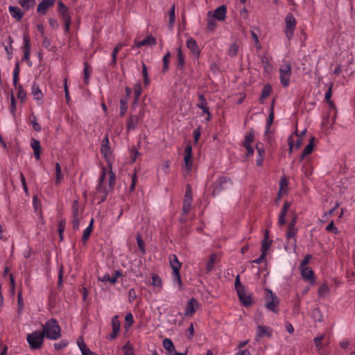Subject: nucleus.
I'll return each mask as SVG.
<instances>
[{
  "instance_id": "nucleus-2",
  "label": "nucleus",
  "mask_w": 355,
  "mask_h": 355,
  "mask_svg": "<svg viewBox=\"0 0 355 355\" xmlns=\"http://www.w3.org/2000/svg\"><path fill=\"white\" fill-rule=\"evenodd\" d=\"M44 333L42 331H35L26 336L27 343L32 350L41 349L44 339Z\"/></svg>"
},
{
  "instance_id": "nucleus-64",
  "label": "nucleus",
  "mask_w": 355,
  "mask_h": 355,
  "mask_svg": "<svg viewBox=\"0 0 355 355\" xmlns=\"http://www.w3.org/2000/svg\"><path fill=\"white\" fill-rule=\"evenodd\" d=\"M173 280L175 283H178L180 286L182 285V280L180 271L173 272Z\"/></svg>"
},
{
  "instance_id": "nucleus-14",
  "label": "nucleus",
  "mask_w": 355,
  "mask_h": 355,
  "mask_svg": "<svg viewBox=\"0 0 355 355\" xmlns=\"http://www.w3.org/2000/svg\"><path fill=\"white\" fill-rule=\"evenodd\" d=\"M101 151L102 155L106 159L110 157L112 150L110 145L108 134H106L102 140Z\"/></svg>"
},
{
  "instance_id": "nucleus-18",
  "label": "nucleus",
  "mask_w": 355,
  "mask_h": 355,
  "mask_svg": "<svg viewBox=\"0 0 355 355\" xmlns=\"http://www.w3.org/2000/svg\"><path fill=\"white\" fill-rule=\"evenodd\" d=\"M8 11L11 17L18 21H20L24 15V12H22L21 9L17 6H9Z\"/></svg>"
},
{
  "instance_id": "nucleus-30",
  "label": "nucleus",
  "mask_w": 355,
  "mask_h": 355,
  "mask_svg": "<svg viewBox=\"0 0 355 355\" xmlns=\"http://www.w3.org/2000/svg\"><path fill=\"white\" fill-rule=\"evenodd\" d=\"M272 240L268 239V232L266 231L264 235V239L261 245V252L267 254L268 251L270 250L272 245Z\"/></svg>"
},
{
  "instance_id": "nucleus-63",
  "label": "nucleus",
  "mask_w": 355,
  "mask_h": 355,
  "mask_svg": "<svg viewBox=\"0 0 355 355\" xmlns=\"http://www.w3.org/2000/svg\"><path fill=\"white\" fill-rule=\"evenodd\" d=\"M329 291V288L326 284H322L318 288V294L320 296L324 295Z\"/></svg>"
},
{
  "instance_id": "nucleus-10",
  "label": "nucleus",
  "mask_w": 355,
  "mask_h": 355,
  "mask_svg": "<svg viewBox=\"0 0 355 355\" xmlns=\"http://www.w3.org/2000/svg\"><path fill=\"white\" fill-rule=\"evenodd\" d=\"M23 46L21 47L24 53L22 60L27 62L29 67L32 66V62L30 59L31 55V42L28 35H24L23 37Z\"/></svg>"
},
{
  "instance_id": "nucleus-31",
  "label": "nucleus",
  "mask_w": 355,
  "mask_h": 355,
  "mask_svg": "<svg viewBox=\"0 0 355 355\" xmlns=\"http://www.w3.org/2000/svg\"><path fill=\"white\" fill-rule=\"evenodd\" d=\"M93 224H94V219L92 218L90 220L89 225L83 231V236H82V241L83 243H86L87 241V240L89 239V238L92 232V230H93Z\"/></svg>"
},
{
  "instance_id": "nucleus-54",
  "label": "nucleus",
  "mask_w": 355,
  "mask_h": 355,
  "mask_svg": "<svg viewBox=\"0 0 355 355\" xmlns=\"http://www.w3.org/2000/svg\"><path fill=\"white\" fill-rule=\"evenodd\" d=\"M80 216L79 211V203L78 200H74L72 205V217Z\"/></svg>"
},
{
  "instance_id": "nucleus-15",
  "label": "nucleus",
  "mask_w": 355,
  "mask_h": 355,
  "mask_svg": "<svg viewBox=\"0 0 355 355\" xmlns=\"http://www.w3.org/2000/svg\"><path fill=\"white\" fill-rule=\"evenodd\" d=\"M111 322L112 331L110 335V340H114L118 336L121 329V322L119 320V315H116L112 317Z\"/></svg>"
},
{
  "instance_id": "nucleus-11",
  "label": "nucleus",
  "mask_w": 355,
  "mask_h": 355,
  "mask_svg": "<svg viewBox=\"0 0 355 355\" xmlns=\"http://www.w3.org/2000/svg\"><path fill=\"white\" fill-rule=\"evenodd\" d=\"M300 275L304 282L313 285L315 282V276L311 267L299 268Z\"/></svg>"
},
{
  "instance_id": "nucleus-17",
  "label": "nucleus",
  "mask_w": 355,
  "mask_h": 355,
  "mask_svg": "<svg viewBox=\"0 0 355 355\" xmlns=\"http://www.w3.org/2000/svg\"><path fill=\"white\" fill-rule=\"evenodd\" d=\"M198 307V302L195 298L189 300L185 307L184 315L187 317L192 316Z\"/></svg>"
},
{
  "instance_id": "nucleus-4",
  "label": "nucleus",
  "mask_w": 355,
  "mask_h": 355,
  "mask_svg": "<svg viewBox=\"0 0 355 355\" xmlns=\"http://www.w3.org/2000/svg\"><path fill=\"white\" fill-rule=\"evenodd\" d=\"M279 79L282 85L287 87L290 83V79L292 73V67L290 64L281 65L279 69Z\"/></svg>"
},
{
  "instance_id": "nucleus-48",
  "label": "nucleus",
  "mask_w": 355,
  "mask_h": 355,
  "mask_svg": "<svg viewBox=\"0 0 355 355\" xmlns=\"http://www.w3.org/2000/svg\"><path fill=\"white\" fill-rule=\"evenodd\" d=\"M171 56V53L170 51H167L166 53L163 57V68L162 71L164 72L168 71L169 66V60Z\"/></svg>"
},
{
  "instance_id": "nucleus-61",
  "label": "nucleus",
  "mask_w": 355,
  "mask_h": 355,
  "mask_svg": "<svg viewBox=\"0 0 355 355\" xmlns=\"http://www.w3.org/2000/svg\"><path fill=\"white\" fill-rule=\"evenodd\" d=\"M69 343L67 340H62L54 344V347L57 350L62 349L68 345Z\"/></svg>"
},
{
  "instance_id": "nucleus-57",
  "label": "nucleus",
  "mask_w": 355,
  "mask_h": 355,
  "mask_svg": "<svg viewBox=\"0 0 355 355\" xmlns=\"http://www.w3.org/2000/svg\"><path fill=\"white\" fill-rule=\"evenodd\" d=\"M239 51V46L237 44L234 43L232 44L229 50H228V55L231 57H234L236 55Z\"/></svg>"
},
{
  "instance_id": "nucleus-34",
  "label": "nucleus",
  "mask_w": 355,
  "mask_h": 355,
  "mask_svg": "<svg viewBox=\"0 0 355 355\" xmlns=\"http://www.w3.org/2000/svg\"><path fill=\"white\" fill-rule=\"evenodd\" d=\"M216 19L212 17L211 11L207 12V26L209 31H214L217 26Z\"/></svg>"
},
{
  "instance_id": "nucleus-3",
  "label": "nucleus",
  "mask_w": 355,
  "mask_h": 355,
  "mask_svg": "<svg viewBox=\"0 0 355 355\" xmlns=\"http://www.w3.org/2000/svg\"><path fill=\"white\" fill-rule=\"evenodd\" d=\"M296 25L297 21L293 15L292 13L287 14L285 18L284 33L288 41L293 38Z\"/></svg>"
},
{
  "instance_id": "nucleus-55",
  "label": "nucleus",
  "mask_w": 355,
  "mask_h": 355,
  "mask_svg": "<svg viewBox=\"0 0 355 355\" xmlns=\"http://www.w3.org/2000/svg\"><path fill=\"white\" fill-rule=\"evenodd\" d=\"M175 5L172 6L169 10V26L173 27L175 20Z\"/></svg>"
},
{
  "instance_id": "nucleus-60",
  "label": "nucleus",
  "mask_w": 355,
  "mask_h": 355,
  "mask_svg": "<svg viewBox=\"0 0 355 355\" xmlns=\"http://www.w3.org/2000/svg\"><path fill=\"white\" fill-rule=\"evenodd\" d=\"M312 259L311 254H306L304 259L301 261L299 268L309 267L308 264Z\"/></svg>"
},
{
  "instance_id": "nucleus-41",
  "label": "nucleus",
  "mask_w": 355,
  "mask_h": 355,
  "mask_svg": "<svg viewBox=\"0 0 355 355\" xmlns=\"http://www.w3.org/2000/svg\"><path fill=\"white\" fill-rule=\"evenodd\" d=\"M163 347L168 352H173L175 349V346H174L172 340L171 339H169V338H165L163 340Z\"/></svg>"
},
{
  "instance_id": "nucleus-20",
  "label": "nucleus",
  "mask_w": 355,
  "mask_h": 355,
  "mask_svg": "<svg viewBox=\"0 0 355 355\" xmlns=\"http://www.w3.org/2000/svg\"><path fill=\"white\" fill-rule=\"evenodd\" d=\"M237 293L241 303L245 306H248L252 304V298L251 296L245 293V289L239 290Z\"/></svg>"
},
{
  "instance_id": "nucleus-58",
  "label": "nucleus",
  "mask_w": 355,
  "mask_h": 355,
  "mask_svg": "<svg viewBox=\"0 0 355 355\" xmlns=\"http://www.w3.org/2000/svg\"><path fill=\"white\" fill-rule=\"evenodd\" d=\"M272 89L269 85H266L263 87L262 92H261V99H264L268 97L271 93Z\"/></svg>"
},
{
  "instance_id": "nucleus-24",
  "label": "nucleus",
  "mask_w": 355,
  "mask_h": 355,
  "mask_svg": "<svg viewBox=\"0 0 355 355\" xmlns=\"http://www.w3.org/2000/svg\"><path fill=\"white\" fill-rule=\"evenodd\" d=\"M261 62L263 64L264 71L270 73L272 71V66L270 63V58L267 55H262L260 58Z\"/></svg>"
},
{
  "instance_id": "nucleus-56",
  "label": "nucleus",
  "mask_w": 355,
  "mask_h": 355,
  "mask_svg": "<svg viewBox=\"0 0 355 355\" xmlns=\"http://www.w3.org/2000/svg\"><path fill=\"white\" fill-rule=\"evenodd\" d=\"M162 279L157 275H153L152 276V285L155 287H162Z\"/></svg>"
},
{
  "instance_id": "nucleus-50",
  "label": "nucleus",
  "mask_w": 355,
  "mask_h": 355,
  "mask_svg": "<svg viewBox=\"0 0 355 355\" xmlns=\"http://www.w3.org/2000/svg\"><path fill=\"white\" fill-rule=\"evenodd\" d=\"M324 335L322 334V335L316 336L313 339V342H314L315 347L318 351L323 349V344L322 343V340L324 339Z\"/></svg>"
},
{
  "instance_id": "nucleus-12",
  "label": "nucleus",
  "mask_w": 355,
  "mask_h": 355,
  "mask_svg": "<svg viewBox=\"0 0 355 355\" xmlns=\"http://www.w3.org/2000/svg\"><path fill=\"white\" fill-rule=\"evenodd\" d=\"M56 0H42L37 7V12L40 15H44L47 10L53 7Z\"/></svg>"
},
{
  "instance_id": "nucleus-49",
  "label": "nucleus",
  "mask_w": 355,
  "mask_h": 355,
  "mask_svg": "<svg viewBox=\"0 0 355 355\" xmlns=\"http://www.w3.org/2000/svg\"><path fill=\"white\" fill-rule=\"evenodd\" d=\"M142 76L144 78V85L148 86L150 84V79L148 78L147 67L144 63L142 64Z\"/></svg>"
},
{
  "instance_id": "nucleus-42",
  "label": "nucleus",
  "mask_w": 355,
  "mask_h": 355,
  "mask_svg": "<svg viewBox=\"0 0 355 355\" xmlns=\"http://www.w3.org/2000/svg\"><path fill=\"white\" fill-rule=\"evenodd\" d=\"M254 141V133L252 130L245 135L243 145H252Z\"/></svg>"
},
{
  "instance_id": "nucleus-51",
  "label": "nucleus",
  "mask_w": 355,
  "mask_h": 355,
  "mask_svg": "<svg viewBox=\"0 0 355 355\" xmlns=\"http://www.w3.org/2000/svg\"><path fill=\"white\" fill-rule=\"evenodd\" d=\"M184 167L186 170L189 172L193 168V157H184Z\"/></svg>"
},
{
  "instance_id": "nucleus-38",
  "label": "nucleus",
  "mask_w": 355,
  "mask_h": 355,
  "mask_svg": "<svg viewBox=\"0 0 355 355\" xmlns=\"http://www.w3.org/2000/svg\"><path fill=\"white\" fill-rule=\"evenodd\" d=\"M29 123L32 124L33 128L36 132H40L42 130L41 125L37 122L36 116L32 113L29 116Z\"/></svg>"
},
{
  "instance_id": "nucleus-28",
  "label": "nucleus",
  "mask_w": 355,
  "mask_h": 355,
  "mask_svg": "<svg viewBox=\"0 0 355 355\" xmlns=\"http://www.w3.org/2000/svg\"><path fill=\"white\" fill-rule=\"evenodd\" d=\"M199 103L197 104V107L202 110L203 113L208 112L209 107L205 97L203 94H198V96Z\"/></svg>"
},
{
  "instance_id": "nucleus-33",
  "label": "nucleus",
  "mask_w": 355,
  "mask_h": 355,
  "mask_svg": "<svg viewBox=\"0 0 355 355\" xmlns=\"http://www.w3.org/2000/svg\"><path fill=\"white\" fill-rule=\"evenodd\" d=\"M295 134H296V136L298 137L295 142V144H294V141H293V138L292 136H290L288 139V144L289 146L290 150H291L293 149L294 146H295L296 148H298L302 145V138L300 137V135L297 134V130L295 131Z\"/></svg>"
},
{
  "instance_id": "nucleus-5",
  "label": "nucleus",
  "mask_w": 355,
  "mask_h": 355,
  "mask_svg": "<svg viewBox=\"0 0 355 355\" xmlns=\"http://www.w3.org/2000/svg\"><path fill=\"white\" fill-rule=\"evenodd\" d=\"M232 185L231 180L226 176L219 178L214 184L212 196L219 194L222 191L228 189Z\"/></svg>"
},
{
  "instance_id": "nucleus-21",
  "label": "nucleus",
  "mask_w": 355,
  "mask_h": 355,
  "mask_svg": "<svg viewBox=\"0 0 355 355\" xmlns=\"http://www.w3.org/2000/svg\"><path fill=\"white\" fill-rule=\"evenodd\" d=\"M187 46L191 51L193 55L198 56L200 55V51L199 47L196 40L192 37H190L187 40Z\"/></svg>"
},
{
  "instance_id": "nucleus-43",
  "label": "nucleus",
  "mask_w": 355,
  "mask_h": 355,
  "mask_svg": "<svg viewBox=\"0 0 355 355\" xmlns=\"http://www.w3.org/2000/svg\"><path fill=\"white\" fill-rule=\"evenodd\" d=\"M62 18L64 24V32L68 33L70 30V26L71 22L70 14L63 15L62 16Z\"/></svg>"
},
{
  "instance_id": "nucleus-27",
  "label": "nucleus",
  "mask_w": 355,
  "mask_h": 355,
  "mask_svg": "<svg viewBox=\"0 0 355 355\" xmlns=\"http://www.w3.org/2000/svg\"><path fill=\"white\" fill-rule=\"evenodd\" d=\"M218 256L216 253H213L209 256V261L206 263V272L209 273L214 268V264L216 263Z\"/></svg>"
},
{
  "instance_id": "nucleus-45",
  "label": "nucleus",
  "mask_w": 355,
  "mask_h": 355,
  "mask_svg": "<svg viewBox=\"0 0 355 355\" xmlns=\"http://www.w3.org/2000/svg\"><path fill=\"white\" fill-rule=\"evenodd\" d=\"M17 90V96L19 99L23 103L26 99V92L24 91L21 85H19L17 88H15Z\"/></svg>"
},
{
  "instance_id": "nucleus-39",
  "label": "nucleus",
  "mask_w": 355,
  "mask_h": 355,
  "mask_svg": "<svg viewBox=\"0 0 355 355\" xmlns=\"http://www.w3.org/2000/svg\"><path fill=\"white\" fill-rule=\"evenodd\" d=\"M55 184H58L62 179L63 178V175L62 174V169L60 164L58 162H56L55 164Z\"/></svg>"
},
{
  "instance_id": "nucleus-22",
  "label": "nucleus",
  "mask_w": 355,
  "mask_h": 355,
  "mask_svg": "<svg viewBox=\"0 0 355 355\" xmlns=\"http://www.w3.org/2000/svg\"><path fill=\"white\" fill-rule=\"evenodd\" d=\"M156 44V40L154 37L150 35L148 36L142 41H135V47L140 48L142 46H153Z\"/></svg>"
},
{
  "instance_id": "nucleus-6",
  "label": "nucleus",
  "mask_w": 355,
  "mask_h": 355,
  "mask_svg": "<svg viewBox=\"0 0 355 355\" xmlns=\"http://www.w3.org/2000/svg\"><path fill=\"white\" fill-rule=\"evenodd\" d=\"M105 178L106 171L105 170H103L99 179V182L96 187V196L100 198L98 203L104 202L106 200L108 193L107 188L106 185L104 184Z\"/></svg>"
},
{
  "instance_id": "nucleus-16",
  "label": "nucleus",
  "mask_w": 355,
  "mask_h": 355,
  "mask_svg": "<svg viewBox=\"0 0 355 355\" xmlns=\"http://www.w3.org/2000/svg\"><path fill=\"white\" fill-rule=\"evenodd\" d=\"M211 15L219 21H224L227 15V7L225 5L220 6L211 11Z\"/></svg>"
},
{
  "instance_id": "nucleus-9",
  "label": "nucleus",
  "mask_w": 355,
  "mask_h": 355,
  "mask_svg": "<svg viewBox=\"0 0 355 355\" xmlns=\"http://www.w3.org/2000/svg\"><path fill=\"white\" fill-rule=\"evenodd\" d=\"M266 307L272 312L277 313L278 312L279 299L271 291L266 296Z\"/></svg>"
},
{
  "instance_id": "nucleus-36",
  "label": "nucleus",
  "mask_w": 355,
  "mask_h": 355,
  "mask_svg": "<svg viewBox=\"0 0 355 355\" xmlns=\"http://www.w3.org/2000/svg\"><path fill=\"white\" fill-rule=\"evenodd\" d=\"M17 3L25 10H28L35 4V0H17Z\"/></svg>"
},
{
  "instance_id": "nucleus-44",
  "label": "nucleus",
  "mask_w": 355,
  "mask_h": 355,
  "mask_svg": "<svg viewBox=\"0 0 355 355\" xmlns=\"http://www.w3.org/2000/svg\"><path fill=\"white\" fill-rule=\"evenodd\" d=\"M125 328L128 330L134 324V318L131 313H128L125 316Z\"/></svg>"
},
{
  "instance_id": "nucleus-37",
  "label": "nucleus",
  "mask_w": 355,
  "mask_h": 355,
  "mask_svg": "<svg viewBox=\"0 0 355 355\" xmlns=\"http://www.w3.org/2000/svg\"><path fill=\"white\" fill-rule=\"evenodd\" d=\"M177 65L180 69L183 68L184 65V58L180 46L177 49Z\"/></svg>"
},
{
  "instance_id": "nucleus-52",
  "label": "nucleus",
  "mask_w": 355,
  "mask_h": 355,
  "mask_svg": "<svg viewBox=\"0 0 355 355\" xmlns=\"http://www.w3.org/2000/svg\"><path fill=\"white\" fill-rule=\"evenodd\" d=\"M17 110V102L13 95L10 97V112L13 117H15Z\"/></svg>"
},
{
  "instance_id": "nucleus-59",
  "label": "nucleus",
  "mask_w": 355,
  "mask_h": 355,
  "mask_svg": "<svg viewBox=\"0 0 355 355\" xmlns=\"http://www.w3.org/2000/svg\"><path fill=\"white\" fill-rule=\"evenodd\" d=\"M77 345L81 352V353H83V352H85L87 349H89L85 343L83 337H80L77 340Z\"/></svg>"
},
{
  "instance_id": "nucleus-8",
  "label": "nucleus",
  "mask_w": 355,
  "mask_h": 355,
  "mask_svg": "<svg viewBox=\"0 0 355 355\" xmlns=\"http://www.w3.org/2000/svg\"><path fill=\"white\" fill-rule=\"evenodd\" d=\"M193 202L192 198V190L191 186L190 184H187L186 186V192L183 200V206H182V211L184 214H187L191 207V204Z\"/></svg>"
},
{
  "instance_id": "nucleus-46",
  "label": "nucleus",
  "mask_w": 355,
  "mask_h": 355,
  "mask_svg": "<svg viewBox=\"0 0 355 355\" xmlns=\"http://www.w3.org/2000/svg\"><path fill=\"white\" fill-rule=\"evenodd\" d=\"M58 11L61 17L69 14V8L62 1L58 2Z\"/></svg>"
},
{
  "instance_id": "nucleus-7",
  "label": "nucleus",
  "mask_w": 355,
  "mask_h": 355,
  "mask_svg": "<svg viewBox=\"0 0 355 355\" xmlns=\"http://www.w3.org/2000/svg\"><path fill=\"white\" fill-rule=\"evenodd\" d=\"M298 229L296 227H287L286 239L288 243L285 245V250L288 251L289 250H295L296 247V239Z\"/></svg>"
},
{
  "instance_id": "nucleus-1",
  "label": "nucleus",
  "mask_w": 355,
  "mask_h": 355,
  "mask_svg": "<svg viewBox=\"0 0 355 355\" xmlns=\"http://www.w3.org/2000/svg\"><path fill=\"white\" fill-rule=\"evenodd\" d=\"M42 332L50 340H57L61 336L60 327L54 318H51L42 325Z\"/></svg>"
},
{
  "instance_id": "nucleus-62",
  "label": "nucleus",
  "mask_w": 355,
  "mask_h": 355,
  "mask_svg": "<svg viewBox=\"0 0 355 355\" xmlns=\"http://www.w3.org/2000/svg\"><path fill=\"white\" fill-rule=\"evenodd\" d=\"M137 243L142 254L146 252L145 245L140 236H137Z\"/></svg>"
},
{
  "instance_id": "nucleus-47",
  "label": "nucleus",
  "mask_w": 355,
  "mask_h": 355,
  "mask_svg": "<svg viewBox=\"0 0 355 355\" xmlns=\"http://www.w3.org/2000/svg\"><path fill=\"white\" fill-rule=\"evenodd\" d=\"M128 110V99L121 98L120 100V116H123L125 115Z\"/></svg>"
},
{
  "instance_id": "nucleus-19",
  "label": "nucleus",
  "mask_w": 355,
  "mask_h": 355,
  "mask_svg": "<svg viewBox=\"0 0 355 355\" xmlns=\"http://www.w3.org/2000/svg\"><path fill=\"white\" fill-rule=\"evenodd\" d=\"M31 94H33L34 99L39 102L38 104L41 105V101H42L44 94L36 83H34L32 85Z\"/></svg>"
},
{
  "instance_id": "nucleus-32",
  "label": "nucleus",
  "mask_w": 355,
  "mask_h": 355,
  "mask_svg": "<svg viewBox=\"0 0 355 355\" xmlns=\"http://www.w3.org/2000/svg\"><path fill=\"white\" fill-rule=\"evenodd\" d=\"M288 189V180L286 177H282L279 181V190L278 192V198L282 197V193H286Z\"/></svg>"
},
{
  "instance_id": "nucleus-35",
  "label": "nucleus",
  "mask_w": 355,
  "mask_h": 355,
  "mask_svg": "<svg viewBox=\"0 0 355 355\" xmlns=\"http://www.w3.org/2000/svg\"><path fill=\"white\" fill-rule=\"evenodd\" d=\"M142 87L141 83H137L134 87V101L133 105H137L139 101L140 96L142 94Z\"/></svg>"
},
{
  "instance_id": "nucleus-29",
  "label": "nucleus",
  "mask_w": 355,
  "mask_h": 355,
  "mask_svg": "<svg viewBox=\"0 0 355 355\" xmlns=\"http://www.w3.org/2000/svg\"><path fill=\"white\" fill-rule=\"evenodd\" d=\"M314 140L315 138L313 137L310 138L309 144L304 148L303 152L302 153L301 159H304L305 157L312 153L314 146Z\"/></svg>"
},
{
  "instance_id": "nucleus-53",
  "label": "nucleus",
  "mask_w": 355,
  "mask_h": 355,
  "mask_svg": "<svg viewBox=\"0 0 355 355\" xmlns=\"http://www.w3.org/2000/svg\"><path fill=\"white\" fill-rule=\"evenodd\" d=\"M302 171L307 177L312 174V166L309 162H304L302 166Z\"/></svg>"
},
{
  "instance_id": "nucleus-23",
  "label": "nucleus",
  "mask_w": 355,
  "mask_h": 355,
  "mask_svg": "<svg viewBox=\"0 0 355 355\" xmlns=\"http://www.w3.org/2000/svg\"><path fill=\"white\" fill-rule=\"evenodd\" d=\"M31 146L34 151V156L37 160L40 159L41 145L40 141L37 139L32 138L31 140Z\"/></svg>"
},
{
  "instance_id": "nucleus-40",
  "label": "nucleus",
  "mask_w": 355,
  "mask_h": 355,
  "mask_svg": "<svg viewBox=\"0 0 355 355\" xmlns=\"http://www.w3.org/2000/svg\"><path fill=\"white\" fill-rule=\"evenodd\" d=\"M328 106H329V116L331 117L332 119L334 121L336 119V105H334V102L332 101H327Z\"/></svg>"
},
{
  "instance_id": "nucleus-13",
  "label": "nucleus",
  "mask_w": 355,
  "mask_h": 355,
  "mask_svg": "<svg viewBox=\"0 0 355 355\" xmlns=\"http://www.w3.org/2000/svg\"><path fill=\"white\" fill-rule=\"evenodd\" d=\"M272 332L271 328L266 326L259 325L256 329V340H259L264 337L270 338Z\"/></svg>"
},
{
  "instance_id": "nucleus-26",
  "label": "nucleus",
  "mask_w": 355,
  "mask_h": 355,
  "mask_svg": "<svg viewBox=\"0 0 355 355\" xmlns=\"http://www.w3.org/2000/svg\"><path fill=\"white\" fill-rule=\"evenodd\" d=\"M139 123V117L137 115H131L127 121L126 128L128 131L135 130Z\"/></svg>"
},
{
  "instance_id": "nucleus-25",
  "label": "nucleus",
  "mask_w": 355,
  "mask_h": 355,
  "mask_svg": "<svg viewBox=\"0 0 355 355\" xmlns=\"http://www.w3.org/2000/svg\"><path fill=\"white\" fill-rule=\"evenodd\" d=\"M169 263L173 272L180 271L182 263L179 261L178 257L175 254H171L169 257Z\"/></svg>"
}]
</instances>
